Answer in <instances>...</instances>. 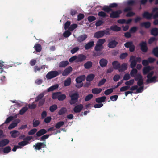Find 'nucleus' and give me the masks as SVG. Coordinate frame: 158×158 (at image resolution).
I'll use <instances>...</instances> for the list:
<instances>
[{"instance_id":"423d86ee","label":"nucleus","mask_w":158,"mask_h":158,"mask_svg":"<svg viewBox=\"0 0 158 158\" xmlns=\"http://www.w3.org/2000/svg\"><path fill=\"white\" fill-rule=\"evenodd\" d=\"M134 77L135 81H138L137 84L138 86H141L143 85V79L141 74L138 73Z\"/></svg>"},{"instance_id":"37998d69","label":"nucleus","mask_w":158,"mask_h":158,"mask_svg":"<svg viewBox=\"0 0 158 158\" xmlns=\"http://www.w3.org/2000/svg\"><path fill=\"white\" fill-rule=\"evenodd\" d=\"M71 83V79L70 78H68L64 82V85L65 86H69Z\"/></svg>"},{"instance_id":"6e6d98bb","label":"nucleus","mask_w":158,"mask_h":158,"mask_svg":"<svg viewBox=\"0 0 158 158\" xmlns=\"http://www.w3.org/2000/svg\"><path fill=\"white\" fill-rule=\"evenodd\" d=\"M71 35V32L69 31H65L63 34V36L65 38H67L69 37Z\"/></svg>"},{"instance_id":"3c124183","label":"nucleus","mask_w":158,"mask_h":158,"mask_svg":"<svg viewBox=\"0 0 158 158\" xmlns=\"http://www.w3.org/2000/svg\"><path fill=\"white\" fill-rule=\"evenodd\" d=\"M113 89H112V88H111L106 90L104 91V94L106 95H108L111 94L113 92Z\"/></svg>"},{"instance_id":"473e14b6","label":"nucleus","mask_w":158,"mask_h":158,"mask_svg":"<svg viewBox=\"0 0 158 158\" xmlns=\"http://www.w3.org/2000/svg\"><path fill=\"white\" fill-rule=\"evenodd\" d=\"M44 96V93H42L39 94L38 96L35 98V102H37L39 101L40 100H41L42 99L43 97Z\"/></svg>"},{"instance_id":"0eeeda50","label":"nucleus","mask_w":158,"mask_h":158,"mask_svg":"<svg viewBox=\"0 0 158 158\" xmlns=\"http://www.w3.org/2000/svg\"><path fill=\"white\" fill-rule=\"evenodd\" d=\"M59 75V72L56 71H52L49 72L46 75L47 79H49L54 78Z\"/></svg>"},{"instance_id":"7c9ffc66","label":"nucleus","mask_w":158,"mask_h":158,"mask_svg":"<svg viewBox=\"0 0 158 158\" xmlns=\"http://www.w3.org/2000/svg\"><path fill=\"white\" fill-rule=\"evenodd\" d=\"M69 64V62L67 61H63L61 62L59 64L60 67H65Z\"/></svg>"},{"instance_id":"680f3d73","label":"nucleus","mask_w":158,"mask_h":158,"mask_svg":"<svg viewBox=\"0 0 158 158\" xmlns=\"http://www.w3.org/2000/svg\"><path fill=\"white\" fill-rule=\"evenodd\" d=\"M45 98H43L42 99L40 100L39 102L38 106L39 107H40L43 106L45 103Z\"/></svg>"},{"instance_id":"8fccbe9b","label":"nucleus","mask_w":158,"mask_h":158,"mask_svg":"<svg viewBox=\"0 0 158 158\" xmlns=\"http://www.w3.org/2000/svg\"><path fill=\"white\" fill-rule=\"evenodd\" d=\"M98 15L99 16L103 18H105L106 17L108 16V15H107L105 12L102 11L99 12Z\"/></svg>"},{"instance_id":"4468645a","label":"nucleus","mask_w":158,"mask_h":158,"mask_svg":"<svg viewBox=\"0 0 158 158\" xmlns=\"http://www.w3.org/2000/svg\"><path fill=\"white\" fill-rule=\"evenodd\" d=\"M118 44V42L117 41L115 40H112L108 43L107 46L110 48H115Z\"/></svg>"},{"instance_id":"58836bf2","label":"nucleus","mask_w":158,"mask_h":158,"mask_svg":"<svg viewBox=\"0 0 158 158\" xmlns=\"http://www.w3.org/2000/svg\"><path fill=\"white\" fill-rule=\"evenodd\" d=\"M95 77L94 75L93 74L89 75L86 77V80L89 82H90L93 80Z\"/></svg>"},{"instance_id":"39448f33","label":"nucleus","mask_w":158,"mask_h":158,"mask_svg":"<svg viewBox=\"0 0 158 158\" xmlns=\"http://www.w3.org/2000/svg\"><path fill=\"white\" fill-rule=\"evenodd\" d=\"M69 97L71 98L69 103L71 105H73L75 104L77 102L79 97V95L77 92H76L73 93L71 95H69Z\"/></svg>"},{"instance_id":"5701e85b","label":"nucleus","mask_w":158,"mask_h":158,"mask_svg":"<svg viewBox=\"0 0 158 158\" xmlns=\"http://www.w3.org/2000/svg\"><path fill=\"white\" fill-rule=\"evenodd\" d=\"M151 25V23L149 22H143L140 24V26L141 27H144L146 29L149 28Z\"/></svg>"},{"instance_id":"09e8293b","label":"nucleus","mask_w":158,"mask_h":158,"mask_svg":"<svg viewBox=\"0 0 158 158\" xmlns=\"http://www.w3.org/2000/svg\"><path fill=\"white\" fill-rule=\"evenodd\" d=\"M19 123V122H18L17 123L13 122L12 123L10 124L8 127V129L9 130L12 129L14 128L15 127H16L17 125V123Z\"/></svg>"},{"instance_id":"aec40b11","label":"nucleus","mask_w":158,"mask_h":158,"mask_svg":"<svg viewBox=\"0 0 158 158\" xmlns=\"http://www.w3.org/2000/svg\"><path fill=\"white\" fill-rule=\"evenodd\" d=\"M94 45V41H91L88 42L85 46L86 50H88Z\"/></svg>"},{"instance_id":"1a4fd4ad","label":"nucleus","mask_w":158,"mask_h":158,"mask_svg":"<svg viewBox=\"0 0 158 158\" xmlns=\"http://www.w3.org/2000/svg\"><path fill=\"white\" fill-rule=\"evenodd\" d=\"M112 12L110 14V17L112 18H118L120 17V15L122 13V11L121 10H118L115 11H113L112 10Z\"/></svg>"},{"instance_id":"de8ad7c7","label":"nucleus","mask_w":158,"mask_h":158,"mask_svg":"<svg viewBox=\"0 0 158 158\" xmlns=\"http://www.w3.org/2000/svg\"><path fill=\"white\" fill-rule=\"evenodd\" d=\"M104 48V47H102L97 44L94 47V50L97 52L100 51L101 50Z\"/></svg>"},{"instance_id":"f3484780","label":"nucleus","mask_w":158,"mask_h":158,"mask_svg":"<svg viewBox=\"0 0 158 158\" xmlns=\"http://www.w3.org/2000/svg\"><path fill=\"white\" fill-rule=\"evenodd\" d=\"M108 63L107 60L104 58H102L99 61V64L101 67H105L107 65Z\"/></svg>"},{"instance_id":"6ab92c4d","label":"nucleus","mask_w":158,"mask_h":158,"mask_svg":"<svg viewBox=\"0 0 158 158\" xmlns=\"http://www.w3.org/2000/svg\"><path fill=\"white\" fill-rule=\"evenodd\" d=\"M11 137L13 138H16L20 135V132L16 130H13L10 133Z\"/></svg>"},{"instance_id":"cd10ccee","label":"nucleus","mask_w":158,"mask_h":158,"mask_svg":"<svg viewBox=\"0 0 158 158\" xmlns=\"http://www.w3.org/2000/svg\"><path fill=\"white\" fill-rule=\"evenodd\" d=\"M58 87L59 85L58 84H55L48 88L47 89V91L49 92L53 91L58 88Z\"/></svg>"},{"instance_id":"ea45409f","label":"nucleus","mask_w":158,"mask_h":158,"mask_svg":"<svg viewBox=\"0 0 158 158\" xmlns=\"http://www.w3.org/2000/svg\"><path fill=\"white\" fill-rule=\"evenodd\" d=\"M64 124V122L62 121L58 122L55 125V127L56 129H59Z\"/></svg>"},{"instance_id":"dca6fc26","label":"nucleus","mask_w":158,"mask_h":158,"mask_svg":"<svg viewBox=\"0 0 158 158\" xmlns=\"http://www.w3.org/2000/svg\"><path fill=\"white\" fill-rule=\"evenodd\" d=\"M87 38V35L86 34H83L79 36L77 38V41L79 42H81L85 40Z\"/></svg>"},{"instance_id":"c9c22d12","label":"nucleus","mask_w":158,"mask_h":158,"mask_svg":"<svg viewBox=\"0 0 158 158\" xmlns=\"http://www.w3.org/2000/svg\"><path fill=\"white\" fill-rule=\"evenodd\" d=\"M137 72H138V71H137V69L135 68H133L131 71L130 73V75L132 77H134L137 74H138Z\"/></svg>"},{"instance_id":"4d7b16f0","label":"nucleus","mask_w":158,"mask_h":158,"mask_svg":"<svg viewBox=\"0 0 158 158\" xmlns=\"http://www.w3.org/2000/svg\"><path fill=\"white\" fill-rule=\"evenodd\" d=\"M77 26V24H73L70 25L69 27V30L70 31H73L75 29Z\"/></svg>"},{"instance_id":"a18cd8bd","label":"nucleus","mask_w":158,"mask_h":158,"mask_svg":"<svg viewBox=\"0 0 158 158\" xmlns=\"http://www.w3.org/2000/svg\"><path fill=\"white\" fill-rule=\"evenodd\" d=\"M57 108V106L56 104L52 105L49 108L50 111L51 112H54Z\"/></svg>"},{"instance_id":"f03ea898","label":"nucleus","mask_w":158,"mask_h":158,"mask_svg":"<svg viewBox=\"0 0 158 158\" xmlns=\"http://www.w3.org/2000/svg\"><path fill=\"white\" fill-rule=\"evenodd\" d=\"M110 29L107 28L105 30H100L96 32L94 34V38L99 39L104 36L105 35H108L110 34Z\"/></svg>"},{"instance_id":"a878e982","label":"nucleus","mask_w":158,"mask_h":158,"mask_svg":"<svg viewBox=\"0 0 158 158\" xmlns=\"http://www.w3.org/2000/svg\"><path fill=\"white\" fill-rule=\"evenodd\" d=\"M106 97L105 96L97 98L95 101L96 102L98 103L104 102L105 101L106 99Z\"/></svg>"},{"instance_id":"b1692460","label":"nucleus","mask_w":158,"mask_h":158,"mask_svg":"<svg viewBox=\"0 0 158 158\" xmlns=\"http://www.w3.org/2000/svg\"><path fill=\"white\" fill-rule=\"evenodd\" d=\"M151 34L154 36H157L158 35V28H154L151 30Z\"/></svg>"},{"instance_id":"bb28decb","label":"nucleus","mask_w":158,"mask_h":158,"mask_svg":"<svg viewBox=\"0 0 158 158\" xmlns=\"http://www.w3.org/2000/svg\"><path fill=\"white\" fill-rule=\"evenodd\" d=\"M110 29L114 31H118L121 30V28L117 25L112 26L110 27Z\"/></svg>"},{"instance_id":"e2e57ef3","label":"nucleus","mask_w":158,"mask_h":158,"mask_svg":"<svg viewBox=\"0 0 158 158\" xmlns=\"http://www.w3.org/2000/svg\"><path fill=\"white\" fill-rule=\"evenodd\" d=\"M120 78V76L118 74H116L113 77V79L115 82L118 81Z\"/></svg>"},{"instance_id":"49530a36","label":"nucleus","mask_w":158,"mask_h":158,"mask_svg":"<svg viewBox=\"0 0 158 158\" xmlns=\"http://www.w3.org/2000/svg\"><path fill=\"white\" fill-rule=\"evenodd\" d=\"M61 94V93L60 92H57L53 93L52 94V99H55L57 98L58 99L59 94Z\"/></svg>"},{"instance_id":"c85d7f7f","label":"nucleus","mask_w":158,"mask_h":158,"mask_svg":"<svg viewBox=\"0 0 158 158\" xmlns=\"http://www.w3.org/2000/svg\"><path fill=\"white\" fill-rule=\"evenodd\" d=\"M34 48H35V50L37 52H40L42 50V47L41 44H35Z\"/></svg>"},{"instance_id":"774afa93","label":"nucleus","mask_w":158,"mask_h":158,"mask_svg":"<svg viewBox=\"0 0 158 158\" xmlns=\"http://www.w3.org/2000/svg\"><path fill=\"white\" fill-rule=\"evenodd\" d=\"M133 44V43L131 41L127 42L125 43L124 45L125 47L127 48H129Z\"/></svg>"},{"instance_id":"72a5a7b5","label":"nucleus","mask_w":158,"mask_h":158,"mask_svg":"<svg viewBox=\"0 0 158 158\" xmlns=\"http://www.w3.org/2000/svg\"><path fill=\"white\" fill-rule=\"evenodd\" d=\"M157 77L156 76H154L152 77H151L148 79H147L146 82L147 83H150L153 82H155L156 81V79Z\"/></svg>"},{"instance_id":"69168bd1","label":"nucleus","mask_w":158,"mask_h":158,"mask_svg":"<svg viewBox=\"0 0 158 158\" xmlns=\"http://www.w3.org/2000/svg\"><path fill=\"white\" fill-rule=\"evenodd\" d=\"M128 56V53L125 52L123 53L120 54V58L121 59L123 60L125 59Z\"/></svg>"},{"instance_id":"5fc2aeb1","label":"nucleus","mask_w":158,"mask_h":158,"mask_svg":"<svg viewBox=\"0 0 158 158\" xmlns=\"http://www.w3.org/2000/svg\"><path fill=\"white\" fill-rule=\"evenodd\" d=\"M134 82V79H131L129 81H127L125 82V84L127 86H129L132 85Z\"/></svg>"},{"instance_id":"c756f323","label":"nucleus","mask_w":158,"mask_h":158,"mask_svg":"<svg viewBox=\"0 0 158 158\" xmlns=\"http://www.w3.org/2000/svg\"><path fill=\"white\" fill-rule=\"evenodd\" d=\"M101 88H94L92 89V92L94 94H98L102 91Z\"/></svg>"},{"instance_id":"bf43d9fd","label":"nucleus","mask_w":158,"mask_h":158,"mask_svg":"<svg viewBox=\"0 0 158 158\" xmlns=\"http://www.w3.org/2000/svg\"><path fill=\"white\" fill-rule=\"evenodd\" d=\"M13 117L12 116H10L6 120L4 124H7L9 123L11 121L13 120Z\"/></svg>"},{"instance_id":"338daca9","label":"nucleus","mask_w":158,"mask_h":158,"mask_svg":"<svg viewBox=\"0 0 158 158\" xmlns=\"http://www.w3.org/2000/svg\"><path fill=\"white\" fill-rule=\"evenodd\" d=\"M40 124V122L38 120L35 121L33 120V126L34 127H36Z\"/></svg>"},{"instance_id":"412c9836","label":"nucleus","mask_w":158,"mask_h":158,"mask_svg":"<svg viewBox=\"0 0 158 158\" xmlns=\"http://www.w3.org/2000/svg\"><path fill=\"white\" fill-rule=\"evenodd\" d=\"M151 70V68L149 66L144 67L143 69V74L144 75L147 74Z\"/></svg>"},{"instance_id":"f8f14e48","label":"nucleus","mask_w":158,"mask_h":158,"mask_svg":"<svg viewBox=\"0 0 158 158\" xmlns=\"http://www.w3.org/2000/svg\"><path fill=\"white\" fill-rule=\"evenodd\" d=\"M73 69L71 66H69L66 68L63 71L62 75L64 76H66L69 75L72 71Z\"/></svg>"},{"instance_id":"a19ab883","label":"nucleus","mask_w":158,"mask_h":158,"mask_svg":"<svg viewBox=\"0 0 158 158\" xmlns=\"http://www.w3.org/2000/svg\"><path fill=\"white\" fill-rule=\"evenodd\" d=\"M66 96L65 94H59L58 99L60 101H62L65 99Z\"/></svg>"},{"instance_id":"9d476101","label":"nucleus","mask_w":158,"mask_h":158,"mask_svg":"<svg viewBox=\"0 0 158 158\" xmlns=\"http://www.w3.org/2000/svg\"><path fill=\"white\" fill-rule=\"evenodd\" d=\"M46 146V142H38L35 145H34L33 147H35V149L36 150H40L42 148H44Z\"/></svg>"},{"instance_id":"13d9d810","label":"nucleus","mask_w":158,"mask_h":158,"mask_svg":"<svg viewBox=\"0 0 158 158\" xmlns=\"http://www.w3.org/2000/svg\"><path fill=\"white\" fill-rule=\"evenodd\" d=\"M87 19L89 22L90 23L95 20L96 18L94 16H90L88 17Z\"/></svg>"},{"instance_id":"20e7f679","label":"nucleus","mask_w":158,"mask_h":158,"mask_svg":"<svg viewBox=\"0 0 158 158\" xmlns=\"http://www.w3.org/2000/svg\"><path fill=\"white\" fill-rule=\"evenodd\" d=\"M157 11H158V8L155 7L153 9L152 13H150L148 11H145L143 13L142 16L143 18H146L147 19H151L152 17H153V13Z\"/></svg>"},{"instance_id":"9b49d317","label":"nucleus","mask_w":158,"mask_h":158,"mask_svg":"<svg viewBox=\"0 0 158 158\" xmlns=\"http://www.w3.org/2000/svg\"><path fill=\"white\" fill-rule=\"evenodd\" d=\"M77 58L76 60L77 62H81L85 60L87 58L86 56L83 54H80L77 56Z\"/></svg>"},{"instance_id":"4be33fe9","label":"nucleus","mask_w":158,"mask_h":158,"mask_svg":"<svg viewBox=\"0 0 158 158\" xmlns=\"http://www.w3.org/2000/svg\"><path fill=\"white\" fill-rule=\"evenodd\" d=\"M138 3L137 0H129L127 2V4L129 6H133L137 5Z\"/></svg>"},{"instance_id":"4c0bfd02","label":"nucleus","mask_w":158,"mask_h":158,"mask_svg":"<svg viewBox=\"0 0 158 158\" xmlns=\"http://www.w3.org/2000/svg\"><path fill=\"white\" fill-rule=\"evenodd\" d=\"M152 53L155 56L158 57V47H156L154 48L152 50Z\"/></svg>"},{"instance_id":"6e6552de","label":"nucleus","mask_w":158,"mask_h":158,"mask_svg":"<svg viewBox=\"0 0 158 158\" xmlns=\"http://www.w3.org/2000/svg\"><path fill=\"white\" fill-rule=\"evenodd\" d=\"M139 46L142 52L143 53L147 52L148 50L147 43L145 41H142L139 44Z\"/></svg>"},{"instance_id":"f704fd0d","label":"nucleus","mask_w":158,"mask_h":158,"mask_svg":"<svg viewBox=\"0 0 158 158\" xmlns=\"http://www.w3.org/2000/svg\"><path fill=\"white\" fill-rule=\"evenodd\" d=\"M67 111V110L65 107H62L58 111L59 115H61L64 114Z\"/></svg>"},{"instance_id":"ddd939ff","label":"nucleus","mask_w":158,"mask_h":158,"mask_svg":"<svg viewBox=\"0 0 158 158\" xmlns=\"http://www.w3.org/2000/svg\"><path fill=\"white\" fill-rule=\"evenodd\" d=\"M83 106L82 104H80L76 106L73 108V110L74 112L76 113L80 112L82 109Z\"/></svg>"},{"instance_id":"603ef678","label":"nucleus","mask_w":158,"mask_h":158,"mask_svg":"<svg viewBox=\"0 0 158 158\" xmlns=\"http://www.w3.org/2000/svg\"><path fill=\"white\" fill-rule=\"evenodd\" d=\"M37 130L36 128H34L30 130L28 132L29 135H32L36 132Z\"/></svg>"},{"instance_id":"0e129e2a","label":"nucleus","mask_w":158,"mask_h":158,"mask_svg":"<svg viewBox=\"0 0 158 158\" xmlns=\"http://www.w3.org/2000/svg\"><path fill=\"white\" fill-rule=\"evenodd\" d=\"M106 81V79L105 78H103L99 81L98 84V86H100L104 85Z\"/></svg>"},{"instance_id":"f257e3e1","label":"nucleus","mask_w":158,"mask_h":158,"mask_svg":"<svg viewBox=\"0 0 158 158\" xmlns=\"http://www.w3.org/2000/svg\"><path fill=\"white\" fill-rule=\"evenodd\" d=\"M113 68L114 69L118 70L120 72H122L126 70L127 68V65L126 63H123L121 65L120 63L117 61L112 62Z\"/></svg>"},{"instance_id":"2f4dec72","label":"nucleus","mask_w":158,"mask_h":158,"mask_svg":"<svg viewBox=\"0 0 158 158\" xmlns=\"http://www.w3.org/2000/svg\"><path fill=\"white\" fill-rule=\"evenodd\" d=\"M51 134H46L42 136L40 139L39 140L41 141H43L45 142L46 139L49 138L50 136L51 135Z\"/></svg>"},{"instance_id":"c03bdc74","label":"nucleus","mask_w":158,"mask_h":158,"mask_svg":"<svg viewBox=\"0 0 158 158\" xmlns=\"http://www.w3.org/2000/svg\"><path fill=\"white\" fill-rule=\"evenodd\" d=\"M11 150V147L9 146H7L4 148L3 152L4 153L7 154L10 152Z\"/></svg>"},{"instance_id":"a211bd4d","label":"nucleus","mask_w":158,"mask_h":158,"mask_svg":"<svg viewBox=\"0 0 158 158\" xmlns=\"http://www.w3.org/2000/svg\"><path fill=\"white\" fill-rule=\"evenodd\" d=\"M10 141L7 139H2L0 141V147H3L8 145Z\"/></svg>"},{"instance_id":"2eb2a0df","label":"nucleus","mask_w":158,"mask_h":158,"mask_svg":"<svg viewBox=\"0 0 158 158\" xmlns=\"http://www.w3.org/2000/svg\"><path fill=\"white\" fill-rule=\"evenodd\" d=\"M47 133V131L44 129H41L36 132V135L37 137L43 136Z\"/></svg>"},{"instance_id":"79ce46f5","label":"nucleus","mask_w":158,"mask_h":158,"mask_svg":"<svg viewBox=\"0 0 158 158\" xmlns=\"http://www.w3.org/2000/svg\"><path fill=\"white\" fill-rule=\"evenodd\" d=\"M28 110V108L27 106H24L19 111V114L21 115H23Z\"/></svg>"},{"instance_id":"864d4df0","label":"nucleus","mask_w":158,"mask_h":158,"mask_svg":"<svg viewBox=\"0 0 158 158\" xmlns=\"http://www.w3.org/2000/svg\"><path fill=\"white\" fill-rule=\"evenodd\" d=\"M102 10L105 12H106L107 13H109L110 11H112V9L111 8H110L109 6H104L103 7Z\"/></svg>"},{"instance_id":"7ed1b4c3","label":"nucleus","mask_w":158,"mask_h":158,"mask_svg":"<svg viewBox=\"0 0 158 158\" xmlns=\"http://www.w3.org/2000/svg\"><path fill=\"white\" fill-rule=\"evenodd\" d=\"M85 79V76L83 75L80 76L76 78L75 81L76 82L77 84L75 86L78 88H81L83 86V83L82 82Z\"/></svg>"},{"instance_id":"393cba45","label":"nucleus","mask_w":158,"mask_h":158,"mask_svg":"<svg viewBox=\"0 0 158 158\" xmlns=\"http://www.w3.org/2000/svg\"><path fill=\"white\" fill-rule=\"evenodd\" d=\"M93 63L91 61H88L84 64V66L86 69L90 68L92 66Z\"/></svg>"},{"instance_id":"e433bc0d","label":"nucleus","mask_w":158,"mask_h":158,"mask_svg":"<svg viewBox=\"0 0 158 158\" xmlns=\"http://www.w3.org/2000/svg\"><path fill=\"white\" fill-rule=\"evenodd\" d=\"M105 42L106 40L104 39H99L97 41L96 44L100 45L102 47H104L103 46V44Z\"/></svg>"},{"instance_id":"052dcab7","label":"nucleus","mask_w":158,"mask_h":158,"mask_svg":"<svg viewBox=\"0 0 158 158\" xmlns=\"http://www.w3.org/2000/svg\"><path fill=\"white\" fill-rule=\"evenodd\" d=\"M28 143V142L27 141H23L19 142L18 144L19 146H23L27 145Z\"/></svg>"}]
</instances>
